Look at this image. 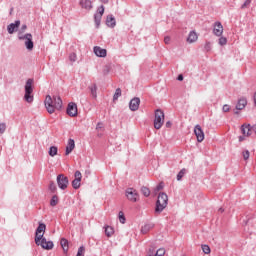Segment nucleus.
Returning <instances> with one entry per match:
<instances>
[{
	"label": "nucleus",
	"instance_id": "nucleus-28",
	"mask_svg": "<svg viewBox=\"0 0 256 256\" xmlns=\"http://www.w3.org/2000/svg\"><path fill=\"white\" fill-rule=\"evenodd\" d=\"M59 203V197L57 195L52 196L50 200L51 207H55Z\"/></svg>",
	"mask_w": 256,
	"mask_h": 256
},
{
	"label": "nucleus",
	"instance_id": "nucleus-47",
	"mask_svg": "<svg viewBox=\"0 0 256 256\" xmlns=\"http://www.w3.org/2000/svg\"><path fill=\"white\" fill-rule=\"evenodd\" d=\"M164 185H163V182H160L156 188H155V191H161L163 189Z\"/></svg>",
	"mask_w": 256,
	"mask_h": 256
},
{
	"label": "nucleus",
	"instance_id": "nucleus-5",
	"mask_svg": "<svg viewBox=\"0 0 256 256\" xmlns=\"http://www.w3.org/2000/svg\"><path fill=\"white\" fill-rule=\"evenodd\" d=\"M165 123V113L161 109L155 111L154 128L161 129Z\"/></svg>",
	"mask_w": 256,
	"mask_h": 256
},
{
	"label": "nucleus",
	"instance_id": "nucleus-3",
	"mask_svg": "<svg viewBox=\"0 0 256 256\" xmlns=\"http://www.w3.org/2000/svg\"><path fill=\"white\" fill-rule=\"evenodd\" d=\"M169 203V196L165 192H161L158 195L156 206H155V213L157 215L163 213L165 209H167V205Z\"/></svg>",
	"mask_w": 256,
	"mask_h": 256
},
{
	"label": "nucleus",
	"instance_id": "nucleus-52",
	"mask_svg": "<svg viewBox=\"0 0 256 256\" xmlns=\"http://www.w3.org/2000/svg\"><path fill=\"white\" fill-rule=\"evenodd\" d=\"M178 81H183V75L182 74H180V75H178Z\"/></svg>",
	"mask_w": 256,
	"mask_h": 256
},
{
	"label": "nucleus",
	"instance_id": "nucleus-29",
	"mask_svg": "<svg viewBox=\"0 0 256 256\" xmlns=\"http://www.w3.org/2000/svg\"><path fill=\"white\" fill-rule=\"evenodd\" d=\"M113 233H115V230L113 229V227L107 226V227L105 228V235H106L107 237H111V235H113Z\"/></svg>",
	"mask_w": 256,
	"mask_h": 256
},
{
	"label": "nucleus",
	"instance_id": "nucleus-49",
	"mask_svg": "<svg viewBox=\"0 0 256 256\" xmlns=\"http://www.w3.org/2000/svg\"><path fill=\"white\" fill-rule=\"evenodd\" d=\"M170 42H171V37L166 36V37L164 38V43H165L166 45H169Z\"/></svg>",
	"mask_w": 256,
	"mask_h": 256
},
{
	"label": "nucleus",
	"instance_id": "nucleus-33",
	"mask_svg": "<svg viewBox=\"0 0 256 256\" xmlns=\"http://www.w3.org/2000/svg\"><path fill=\"white\" fill-rule=\"evenodd\" d=\"M185 173H187V170L183 168L178 174H177V181H181L183 177L185 176Z\"/></svg>",
	"mask_w": 256,
	"mask_h": 256
},
{
	"label": "nucleus",
	"instance_id": "nucleus-51",
	"mask_svg": "<svg viewBox=\"0 0 256 256\" xmlns=\"http://www.w3.org/2000/svg\"><path fill=\"white\" fill-rule=\"evenodd\" d=\"M171 125H172L171 121H167V122H166V127H167V128H170Z\"/></svg>",
	"mask_w": 256,
	"mask_h": 256
},
{
	"label": "nucleus",
	"instance_id": "nucleus-50",
	"mask_svg": "<svg viewBox=\"0 0 256 256\" xmlns=\"http://www.w3.org/2000/svg\"><path fill=\"white\" fill-rule=\"evenodd\" d=\"M243 141H245V136H239V142L241 143Z\"/></svg>",
	"mask_w": 256,
	"mask_h": 256
},
{
	"label": "nucleus",
	"instance_id": "nucleus-32",
	"mask_svg": "<svg viewBox=\"0 0 256 256\" xmlns=\"http://www.w3.org/2000/svg\"><path fill=\"white\" fill-rule=\"evenodd\" d=\"M119 97H121V88H117L114 95H113V101H117V99H119Z\"/></svg>",
	"mask_w": 256,
	"mask_h": 256
},
{
	"label": "nucleus",
	"instance_id": "nucleus-27",
	"mask_svg": "<svg viewBox=\"0 0 256 256\" xmlns=\"http://www.w3.org/2000/svg\"><path fill=\"white\" fill-rule=\"evenodd\" d=\"M249 137H256V125L249 124Z\"/></svg>",
	"mask_w": 256,
	"mask_h": 256
},
{
	"label": "nucleus",
	"instance_id": "nucleus-56",
	"mask_svg": "<svg viewBox=\"0 0 256 256\" xmlns=\"http://www.w3.org/2000/svg\"><path fill=\"white\" fill-rule=\"evenodd\" d=\"M219 211H220L221 213H223V208H220Z\"/></svg>",
	"mask_w": 256,
	"mask_h": 256
},
{
	"label": "nucleus",
	"instance_id": "nucleus-42",
	"mask_svg": "<svg viewBox=\"0 0 256 256\" xmlns=\"http://www.w3.org/2000/svg\"><path fill=\"white\" fill-rule=\"evenodd\" d=\"M103 13H105V6L101 5V6L98 8V13H96V15H101V16H103Z\"/></svg>",
	"mask_w": 256,
	"mask_h": 256
},
{
	"label": "nucleus",
	"instance_id": "nucleus-7",
	"mask_svg": "<svg viewBox=\"0 0 256 256\" xmlns=\"http://www.w3.org/2000/svg\"><path fill=\"white\" fill-rule=\"evenodd\" d=\"M56 181L59 189H62V191H65V189L69 187V178L63 174H59L56 178Z\"/></svg>",
	"mask_w": 256,
	"mask_h": 256
},
{
	"label": "nucleus",
	"instance_id": "nucleus-30",
	"mask_svg": "<svg viewBox=\"0 0 256 256\" xmlns=\"http://www.w3.org/2000/svg\"><path fill=\"white\" fill-rule=\"evenodd\" d=\"M72 187L73 189H79V187H81V180L75 178L72 181Z\"/></svg>",
	"mask_w": 256,
	"mask_h": 256
},
{
	"label": "nucleus",
	"instance_id": "nucleus-10",
	"mask_svg": "<svg viewBox=\"0 0 256 256\" xmlns=\"http://www.w3.org/2000/svg\"><path fill=\"white\" fill-rule=\"evenodd\" d=\"M194 133L196 135V139H197L198 143H202V141L205 139V133L203 132L201 125L195 126Z\"/></svg>",
	"mask_w": 256,
	"mask_h": 256
},
{
	"label": "nucleus",
	"instance_id": "nucleus-23",
	"mask_svg": "<svg viewBox=\"0 0 256 256\" xmlns=\"http://www.w3.org/2000/svg\"><path fill=\"white\" fill-rule=\"evenodd\" d=\"M241 131L244 137H249V124H243L241 126Z\"/></svg>",
	"mask_w": 256,
	"mask_h": 256
},
{
	"label": "nucleus",
	"instance_id": "nucleus-46",
	"mask_svg": "<svg viewBox=\"0 0 256 256\" xmlns=\"http://www.w3.org/2000/svg\"><path fill=\"white\" fill-rule=\"evenodd\" d=\"M230 109H231V108L229 107V105L226 104V105L223 106L222 111H223L224 113H229Z\"/></svg>",
	"mask_w": 256,
	"mask_h": 256
},
{
	"label": "nucleus",
	"instance_id": "nucleus-35",
	"mask_svg": "<svg viewBox=\"0 0 256 256\" xmlns=\"http://www.w3.org/2000/svg\"><path fill=\"white\" fill-rule=\"evenodd\" d=\"M202 251L205 253V255H209V253H211V248L209 245H202Z\"/></svg>",
	"mask_w": 256,
	"mask_h": 256
},
{
	"label": "nucleus",
	"instance_id": "nucleus-22",
	"mask_svg": "<svg viewBox=\"0 0 256 256\" xmlns=\"http://www.w3.org/2000/svg\"><path fill=\"white\" fill-rule=\"evenodd\" d=\"M88 89H90V93L93 99H97V84L90 85Z\"/></svg>",
	"mask_w": 256,
	"mask_h": 256
},
{
	"label": "nucleus",
	"instance_id": "nucleus-18",
	"mask_svg": "<svg viewBox=\"0 0 256 256\" xmlns=\"http://www.w3.org/2000/svg\"><path fill=\"white\" fill-rule=\"evenodd\" d=\"M73 149H75V140L70 138L66 146L65 155H70V153L73 152Z\"/></svg>",
	"mask_w": 256,
	"mask_h": 256
},
{
	"label": "nucleus",
	"instance_id": "nucleus-38",
	"mask_svg": "<svg viewBox=\"0 0 256 256\" xmlns=\"http://www.w3.org/2000/svg\"><path fill=\"white\" fill-rule=\"evenodd\" d=\"M7 131V124L5 123H0V135H3Z\"/></svg>",
	"mask_w": 256,
	"mask_h": 256
},
{
	"label": "nucleus",
	"instance_id": "nucleus-26",
	"mask_svg": "<svg viewBox=\"0 0 256 256\" xmlns=\"http://www.w3.org/2000/svg\"><path fill=\"white\" fill-rule=\"evenodd\" d=\"M103 18V16H101V14H95L94 15V21H95V25L97 28H99V26L101 25V19Z\"/></svg>",
	"mask_w": 256,
	"mask_h": 256
},
{
	"label": "nucleus",
	"instance_id": "nucleus-55",
	"mask_svg": "<svg viewBox=\"0 0 256 256\" xmlns=\"http://www.w3.org/2000/svg\"><path fill=\"white\" fill-rule=\"evenodd\" d=\"M254 105L256 106V93L254 94Z\"/></svg>",
	"mask_w": 256,
	"mask_h": 256
},
{
	"label": "nucleus",
	"instance_id": "nucleus-37",
	"mask_svg": "<svg viewBox=\"0 0 256 256\" xmlns=\"http://www.w3.org/2000/svg\"><path fill=\"white\" fill-rule=\"evenodd\" d=\"M218 44L221 45V47H223V45H227V38L221 36L218 40Z\"/></svg>",
	"mask_w": 256,
	"mask_h": 256
},
{
	"label": "nucleus",
	"instance_id": "nucleus-12",
	"mask_svg": "<svg viewBox=\"0 0 256 256\" xmlns=\"http://www.w3.org/2000/svg\"><path fill=\"white\" fill-rule=\"evenodd\" d=\"M20 26H21L20 20H16L15 23L9 24L7 26V31L9 33V35H13L15 33V31H17L19 29Z\"/></svg>",
	"mask_w": 256,
	"mask_h": 256
},
{
	"label": "nucleus",
	"instance_id": "nucleus-17",
	"mask_svg": "<svg viewBox=\"0 0 256 256\" xmlns=\"http://www.w3.org/2000/svg\"><path fill=\"white\" fill-rule=\"evenodd\" d=\"M80 6L82 9H86L87 11H91V9H93V3L91 0H80Z\"/></svg>",
	"mask_w": 256,
	"mask_h": 256
},
{
	"label": "nucleus",
	"instance_id": "nucleus-25",
	"mask_svg": "<svg viewBox=\"0 0 256 256\" xmlns=\"http://www.w3.org/2000/svg\"><path fill=\"white\" fill-rule=\"evenodd\" d=\"M140 191L144 197H149V195H151V190H149L147 186H142Z\"/></svg>",
	"mask_w": 256,
	"mask_h": 256
},
{
	"label": "nucleus",
	"instance_id": "nucleus-45",
	"mask_svg": "<svg viewBox=\"0 0 256 256\" xmlns=\"http://www.w3.org/2000/svg\"><path fill=\"white\" fill-rule=\"evenodd\" d=\"M204 49L205 51H211V42H206Z\"/></svg>",
	"mask_w": 256,
	"mask_h": 256
},
{
	"label": "nucleus",
	"instance_id": "nucleus-53",
	"mask_svg": "<svg viewBox=\"0 0 256 256\" xmlns=\"http://www.w3.org/2000/svg\"><path fill=\"white\" fill-rule=\"evenodd\" d=\"M101 3H104L105 5H107V3H109V0H100Z\"/></svg>",
	"mask_w": 256,
	"mask_h": 256
},
{
	"label": "nucleus",
	"instance_id": "nucleus-20",
	"mask_svg": "<svg viewBox=\"0 0 256 256\" xmlns=\"http://www.w3.org/2000/svg\"><path fill=\"white\" fill-rule=\"evenodd\" d=\"M197 39H198L197 33L195 31H191L188 35L187 42L195 43V41H197Z\"/></svg>",
	"mask_w": 256,
	"mask_h": 256
},
{
	"label": "nucleus",
	"instance_id": "nucleus-2",
	"mask_svg": "<svg viewBox=\"0 0 256 256\" xmlns=\"http://www.w3.org/2000/svg\"><path fill=\"white\" fill-rule=\"evenodd\" d=\"M44 105L46 107V111L50 115H53L55 111H61L63 109V100L61 99V96H53L47 95L44 100Z\"/></svg>",
	"mask_w": 256,
	"mask_h": 256
},
{
	"label": "nucleus",
	"instance_id": "nucleus-13",
	"mask_svg": "<svg viewBox=\"0 0 256 256\" xmlns=\"http://www.w3.org/2000/svg\"><path fill=\"white\" fill-rule=\"evenodd\" d=\"M244 107H247V99L240 98L236 104V110L234 111V114L239 115V111H243Z\"/></svg>",
	"mask_w": 256,
	"mask_h": 256
},
{
	"label": "nucleus",
	"instance_id": "nucleus-31",
	"mask_svg": "<svg viewBox=\"0 0 256 256\" xmlns=\"http://www.w3.org/2000/svg\"><path fill=\"white\" fill-rule=\"evenodd\" d=\"M26 31H27V26H26V24H23L18 31V37L24 36L25 34H23V33H25Z\"/></svg>",
	"mask_w": 256,
	"mask_h": 256
},
{
	"label": "nucleus",
	"instance_id": "nucleus-48",
	"mask_svg": "<svg viewBox=\"0 0 256 256\" xmlns=\"http://www.w3.org/2000/svg\"><path fill=\"white\" fill-rule=\"evenodd\" d=\"M156 253H158V256H164L165 255V249H158L156 251Z\"/></svg>",
	"mask_w": 256,
	"mask_h": 256
},
{
	"label": "nucleus",
	"instance_id": "nucleus-15",
	"mask_svg": "<svg viewBox=\"0 0 256 256\" xmlns=\"http://www.w3.org/2000/svg\"><path fill=\"white\" fill-rule=\"evenodd\" d=\"M106 25L111 29H114L115 25H117V21L115 20V16H113V14L107 16Z\"/></svg>",
	"mask_w": 256,
	"mask_h": 256
},
{
	"label": "nucleus",
	"instance_id": "nucleus-44",
	"mask_svg": "<svg viewBox=\"0 0 256 256\" xmlns=\"http://www.w3.org/2000/svg\"><path fill=\"white\" fill-rule=\"evenodd\" d=\"M250 157V153H249V150H246L243 152V158L245 161H247V159H249Z\"/></svg>",
	"mask_w": 256,
	"mask_h": 256
},
{
	"label": "nucleus",
	"instance_id": "nucleus-19",
	"mask_svg": "<svg viewBox=\"0 0 256 256\" xmlns=\"http://www.w3.org/2000/svg\"><path fill=\"white\" fill-rule=\"evenodd\" d=\"M153 227H155V225L153 223L145 224L141 228V233H143V235H145V234L149 233V231H151V229H153Z\"/></svg>",
	"mask_w": 256,
	"mask_h": 256
},
{
	"label": "nucleus",
	"instance_id": "nucleus-24",
	"mask_svg": "<svg viewBox=\"0 0 256 256\" xmlns=\"http://www.w3.org/2000/svg\"><path fill=\"white\" fill-rule=\"evenodd\" d=\"M58 151H59V149L57 148V146H51L49 148L48 153H49L50 157H55V155H57Z\"/></svg>",
	"mask_w": 256,
	"mask_h": 256
},
{
	"label": "nucleus",
	"instance_id": "nucleus-36",
	"mask_svg": "<svg viewBox=\"0 0 256 256\" xmlns=\"http://www.w3.org/2000/svg\"><path fill=\"white\" fill-rule=\"evenodd\" d=\"M76 256H85V246H80Z\"/></svg>",
	"mask_w": 256,
	"mask_h": 256
},
{
	"label": "nucleus",
	"instance_id": "nucleus-54",
	"mask_svg": "<svg viewBox=\"0 0 256 256\" xmlns=\"http://www.w3.org/2000/svg\"><path fill=\"white\" fill-rule=\"evenodd\" d=\"M101 123H98L97 126H96V129H101Z\"/></svg>",
	"mask_w": 256,
	"mask_h": 256
},
{
	"label": "nucleus",
	"instance_id": "nucleus-43",
	"mask_svg": "<svg viewBox=\"0 0 256 256\" xmlns=\"http://www.w3.org/2000/svg\"><path fill=\"white\" fill-rule=\"evenodd\" d=\"M249 5H251V0H246L242 6L241 9H247V7H249Z\"/></svg>",
	"mask_w": 256,
	"mask_h": 256
},
{
	"label": "nucleus",
	"instance_id": "nucleus-34",
	"mask_svg": "<svg viewBox=\"0 0 256 256\" xmlns=\"http://www.w3.org/2000/svg\"><path fill=\"white\" fill-rule=\"evenodd\" d=\"M119 221L120 223H122V225H125V221H127V219L125 218V214L123 213V211L119 212Z\"/></svg>",
	"mask_w": 256,
	"mask_h": 256
},
{
	"label": "nucleus",
	"instance_id": "nucleus-41",
	"mask_svg": "<svg viewBox=\"0 0 256 256\" xmlns=\"http://www.w3.org/2000/svg\"><path fill=\"white\" fill-rule=\"evenodd\" d=\"M75 179H78L81 181L83 179V175L81 174V171L77 170L74 174Z\"/></svg>",
	"mask_w": 256,
	"mask_h": 256
},
{
	"label": "nucleus",
	"instance_id": "nucleus-40",
	"mask_svg": "<svg viewBox=\"0 0 256 256\" xmlns=\"http://www.w3.org/2000/svg\"><path fill=\"white\" fill-rule=\"evenodd\" d=\"M69 61H71L72 63H75V61H77V54L71 53L69 55Z\"/></svg>",
	"mask_w": 256,
	"mask_h": 256
},
{
	"label": "nucleus",
	"instance_id": "nucleus-16",
	"mask_svg": "<svg viewBox=\"0 0 256 256\" xmlns=\"http://www.w3.org/2000/svg\"><path fill=\"white\" fill-rule=\"evenodd\" d=\"M94 53L96 57H107V50L99 46L94 47Z\"/></svg>",
	"mask_w": 256,
	"mask_h": 256
},
{
	"label": "nucleus",
	"instance_id": "nucleus-14",
	"mask_svg": "<svg viewBox=\"0 0 256 256\" xmlns=\"http://www.w3.org/2000/svg\"><path fill=\"white\" fill-rule=\"evenodd\" d=\"M139 105H141V99H139V97H134L129 103V108L131 111H138Z\"/></svg>",
	"mask_w": 256,
	"mask_h": 256
},
{
	"label": "nucleus",
	"instance_id": "nucleus-39",
	"mask_svg": "<svg viewBox=\"0 0 256 256\" xmlns=\"http://www.w3.org/2000/svg\"><path fill=\"white\" fill-rule=\"evenodd\" d=\"M49 189L51 193H55V191H57V186L55 185V182H50Z\"/></svg>",
	"mask_w": 256,
	"mask_h": 256
},
{
	"label": "nucleus",
	"instance_id": "nucleus-9",
	"mask_svg": "<svg viewBox=\"0 0 256 256\" xmlns=\"http://www.w3.org/2000/svg\"><path fill=\"white\" fill-rule=\"evenodd\" d=\"M66 113L69 117H77V104L70 102L67 106Z\"/></svg>",
	"mask_w": 256,
	"mask_h": 256
},
{
	"label": "nucleus",
	"instance_id": "nucleus-6",
	"mask_svg": "<svg viewBox=\"0 0 256 256\" xmlns=\"http://www.w3.org/2000/svg\"><path fill=\"white\" fill-rule=\"evenodd\" d=\"M19 41H25L24 45L28 51H33L35 44L33 43V35L31 33H26L23 36H18Z\"/></svg>",
	"mask_w": 256,
	"mask_h": 256
},
{
	"label": "nucleus",
	"instance_id": "nucleus-1",
	"mask_svg": "<svg viewBox=\"0 0 256 256\" xmlns=\"http://www.w3.org/2000/svg\"><path fill=\"white\" fill-rule=\"evenodd\" d=\"M45 229H47V226L44 223H39L35 232V244L38 246L40 245V247L46 251H51L54 244L53 241H47V239L43 237V235H45Z\"/></svg>",
	"mask_w": 256,
	"mask_h": 256
},
{
	"label": "nucleus",
	"instance_id": "nucleus-11",
	"mask_svg": "<svg viewBox=\"0 0 256 256\" xmlns=\"http://www.w3.org/2000/svg\"><path fill=\"white\" fill-rule=\"evenodd\" d=\"M213 33L216 37H221V35H223V24H221V22L217 21L214 23Z\"/></svg>",
	"mask_w": 256,
	"mask_h": 256
},
{
	"label": "nucleus",
	"instance_id": "nucleus-21",
	"mask_svg": "<svg viewBox=\"0 0 256 256\" xmlns=\"http://www.w3.org/2000/svg\"><path fill=\"white\" fill-rule=\"evenodd\" d=\"M60 245L64 251V253H67L69 251V241L65 238H62L60 241Z\"/></svg>",
	"mask_w": 256,
	"mask_h": 256
},
{
	"label": "nucleus",
	"instance_id": "nucleus-8",
	"mask_svg": "<svg viewBox=\"0 0 256 256\" xmlns=\"http://www.w3.org/2000/svg\"><path fill=\"white\" fill-rule=\"evenodd\" d=\"M126 197L127 200L132 203H137V201H139V193L134 188L126 189Z\"/></svg>",
	"mask_w": 256,
	"mask_h": 256
},
{
	"label": "nucleus",
	"instance_id": "nucleus-4",
	"mask_svg": "<svg viewBox=\"0 0 256 256\" xmlns=\"http://www.w3.org/2000/svg\"><path fill=\"white\" fill-rule=\"evenodd\" d=\"M33 83H35V80L33 78H29L26 81V84L24 86L25 94H24V100L26 103H31L33 101Z\"/></svg>",
	"mask_w": 256,
	"mask_h": 256
}]
</instances>
